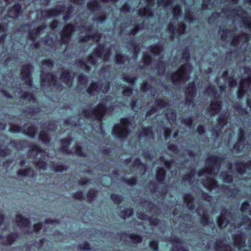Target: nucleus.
<instances>
[{"label":"nucleus","instance_id":"1","mask_svg":"<svg viewBox=\"0 0 251 251\" xmlns=\"http://www.w3.org/2000/svg\"><path fill=\"white\" fill-rule=\"evenodd\" d=\"M126 123L115 127L114 133L118 134L120 137H124L126 132Z\"/></svg>","mask_w":251,"mask_h":251},{"label":"nucleus","instance_id":"2","mask_svg":"<svg viewBox=\"0 0 251 251\" xmlns=\"http://www.w3.org/2000/svg\"><path fill=\"white\" fill-rule=\"evenodd\" d=\"M184 75L185 72L183 68L181 69L172 76V79L174 81H176L179 79H183Z\"/></svg>","mask_w":251,"mask_h":251}]
</instances>
